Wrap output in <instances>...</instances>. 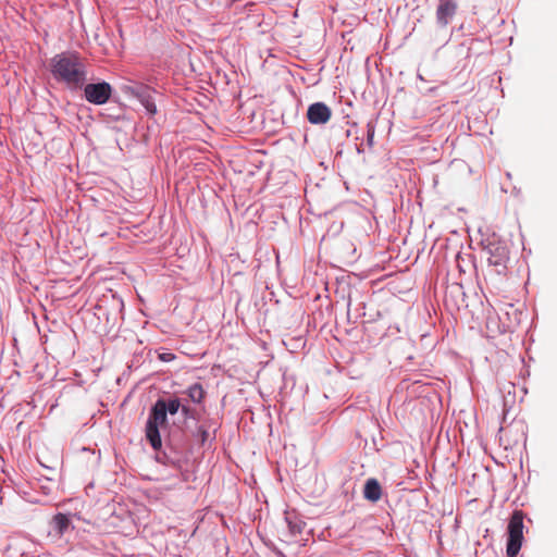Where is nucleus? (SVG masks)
Segmentation results:
<instances>
[{
	"instance_id": "1",
	"label": "nucleus",
	"mask_w": 557,
	"mask_h": 557,
	"mask_svg": "<svg viewBox=\"0 0 557 557\" xmlns=\"http://www.w3.org/2000/svg\"><path fill=\"white\" fill-rule=\"evenodd\" d=\"M52 74L72 88L82 87L86 81L84 64L73 54H58L52 59Z\"/></svg>"
},
{
	"instance_id": "2",
	"label": "nucleus",
	"mask_w": 557,
	"mask_h": 557,
	"mask_svg": "<svg viewBox=\"0 0 557 557\" xmlns=\"http://www.w3.org/2000/svg\"><path fill=\"white\" fill-rule=\"evenodd\" d=\"M166 423V412L164 408V400L159 399L151 408L147 424L146 437L153 449H159L162 445L159 426Z\"/></svg>"
},
{
	"instance_id": "3",
	"label": "nucleus",
	"mask_w": 557,
	"mask_h": 557,
	"mask_svg": "<svg viewBox=\"0 0 557 557\" xmlns=\"http://www.w3.org/2000/svg\"><path fill=\"white\" fill-rule=\"evenodd\" d=\"M523 519L524 513L522 510H515L508 523V540H507V556L517 557L523 542Z\"/></svg>"
},
{
	"instance_id": "4",
	"label": "nucleus",
	"mask_w": 557,
	"mask_h": 557,
	"mask_svg": "<svg viewBox=\"0 0 557 557\" xmlns=\"http://www.w3.org/2000/svg\"><path fill=\"white\" fill-rule=\"evenodd\" d=\"M84 94L88 102L101 106L110 99L112 95V87L107 82L87 84L84 88Z\"/></svg>"
},
{
	"instance_id": "5",
	"label": "nucleus",
	"mask_w": 557,
	"mask_h": 557,
	"mask_svg": "<svg viewBox=\"0 0 557 557\" xmlns=\"http://www.w3.org/2000/svg\"><path fill=\"white\" fill-rule=\"evenodd\" d=\"M129 91L141 102L150 115H154L157 113V107L153 99L154 90L146 85H136L129 87Z\"/></svg>"
},
{
	"instance_id": "6",
	"label": "nucleus",
	"mask_w": 557,
	"mask_h": 557,
	"mask_svg": "<svg viewBox=\"0 0 557 557\" xmlns=\"http://www.w3.org/2000/svg\"><path fill=\"white\" fill-rule=\"evenodd\" d=\"M331 116V109L323 102L312 103L307 111V119L311 124H325Z\"/></svg>"
},
{
	"instance_id": "7",
	"label": "nucleus",
	"mask_w": 557,
	"mask_h": 557,
	"mask_svg": "<svg viewBox=\"0 0 557 557\" xmlns=\"http://www.w3.org/2000/svg\"><path fill=\"white\" fill-rule=\"evenodd\" d=\"M457 3L454 0H440L436 10V18L438 23L446 26L453 16L456 14Z\"/></svg>"
},
{
	"instance_id": "8",
	"label": "nucleus",
	"mask_w": 557,
	"mask_h": 557,
	"mask_svg": "<svg viewBox=\"0 0 557 557\" xmlns=\"http://www.w3.org/2000/svg\"><path fill=\"white\" fill-rule=\"evenodd\" d=\"M363 496L370 502H377L382 496V488L376 479H369L364 484Z\"/></svg>"
},
{
	"instance_id": "9",
	"label": "nucleus",
	"mask_w": 557,
	"mask_h": 557,
	"mask_svg": "<svg viewBox=\"0 0 557 557\" xmlns=\"http://www.w3.org/2000/svg\"><path fill=\"white\" fill-rule=\"evenodd\" d=\"M53 528L59 534H63L70 525V519L64 513H58L52 520Z\"/></svg>"
},
{
	"instance_id": "10",
	"label": "nucleus",
	"mask_w": 557,
	"mask_h": 557,
	"mask_svg": "<svg viewBox=\"0 0 557 557\" xmlns=\"http://www.w3.org/2000/svg\"><path fill=\"white\" fill-rule=\"evenodd\" d=\"M187 394L194 403L199 404L205 398L206 393H205L202 385L199 383H196L188 387Z\"/></svg>"
},
{
	"instance_id": "11",
	"label": "nucleus",
	"mask_w": 557,
	"mask_h": 557,
	"mask_svg": "<svg viewBox=\"0 0 557 557\" xmlns=\"http://www.w3.org/2000/svg\"><path fill=\"white\" fill-rule=\"evenodd\" d=\"M180 407L181 403L177 398L171 399L169 403L164 400V408L166 413L169 412L170 414H175L180 410Z\"/></svg>"
},
{
	"instance_id": "12",
	"label": "nucleus",
	"mask_w": 557,
	"mask_h": 557,
	"mask_svg": "<svg viewBox=\"0 0 557 557\" xmlns=\"http://www.w3.org/2000/svg\"><path fill=\"white\" fill-rule=\"evenodd\" d=\"M197 437L199 438L201 444H205L208 441L209 432L203 425L198 426Z\"/></svg>"
},
{
	"instance_id": "13",
	"label": "nucleus",
	"mask_w": 557,
	"mask_h": 557,
	"mask_svg": "<svg viewBox=\"0 0 557 557\" xmlns=\"http://www.w3.org/2000/svg\"><path fill=\"white\" fill-rule=\"evenodd\" d=\"M372 137H373V133H371V134L369 135V141H371V140H372Z\"/></svg>"
},
{
	"instance_id": "14",
	"label": "nucleus",
	"mask_w": 557,
	"mask_h": 557,
	"mask_svg": "<svg viewBox=\"0 0 557 557\" xmlns=\"http://www.w3.org/2000/svg\"><path fill=\"white\" fill-rule=\"evenodd\" d=\"M183 411L187 414L188 409L186 407H183Z\"/></svg>"
}]
</instances>
